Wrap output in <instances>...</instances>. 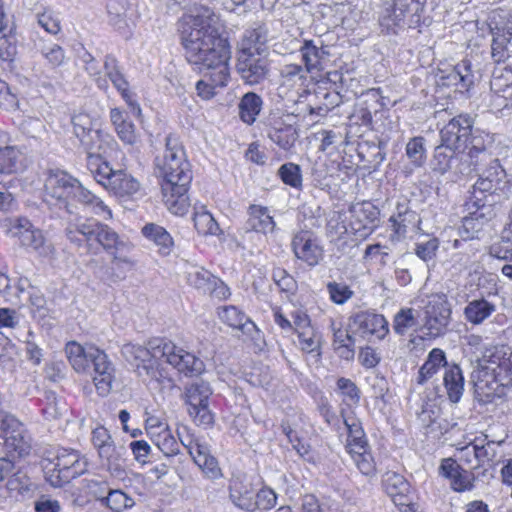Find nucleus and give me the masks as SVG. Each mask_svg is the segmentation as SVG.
<instances>
[{
  "label": "nucleus",
  "instance_id": "nucleus-1",
  "mask_svg": "<svg viewBox=\"0 0 512 512\" xmlns=\"http://www.w3.org/2000/svg\"><path fill=\"white\" fill-rule=\"evenodd\" d=\"M217 16L208 7H196L184 15L181 23V41L187 61L204 72L196 83V91L203 100L216 95L230 78L231 45L217 27Z\"/></svg>",
  "mask_w": 512,
  "mask_h": 512
},
{
  "label": "nucleus",
  "instance_id": "nucleus-2",
  "mask_svg": "<svg viewBox=\"0 0 512 512\" xmlns=\"http://www.w3.org/2000/svg\"><path fill=\"white\" fill-rule=\"evenodd\" d=\"M121 351L126 361L135 367L142 381L153 389L166 381L171 382L160 366L161 359L185 375L201 374L205 369L203 361L194 354L161 338L149 340L145 347L128 343Z\"/></svg>",
  "mask_w": 512,
  "mask_h": 512
},
{
  "label": "nucleus",
  "instance_id": "nucleus-3",
  "mask_svg": "<svg viewBox=\"0 0 512 512\" xmlns=\"http://www.w3.org/2000/svg\"><path fill=\"white\" fill-rule=\"evenodd\" d=\"M155 165L163 178L162 194L166 207L175 215H184L190 205L187 192L192 172L177 138L166 137L165 150L156 158Z\"/></svg>",
  "mask_w": 512,
  "mask_h": 512
},
{
  "label": "nucleus",
  "instance_id": "nucleus-4",
  "mask_svg": "<svg viewBox=\"0 0 512 512\" xmlns=\"http://www.w3.org/2000/svg\"><path fill=\"white\" fill-rule=\"evenodd\" d=\"M43 199L48 205L68 208L70 199H75L93 214L108 220L112 211L104 201L86 189L78 179L63 170H51L44 181Z\"/></svg>",
  "mask_w": 512,
  "mask_h": 512
},
{
  "label": "nucleus",
  "instance_id": "nucleus-5",
  "mask_svg": "<svg viewBox=\"0 0 512 512\" xmlns=\"http://www.w3.org/2000/svg\"><path fill=\"white\" fill-rule=\"evenodd\" d=\"M68 360L77 373H88L93 365V383L99 395L107 396L115 380V367L107 354L94 347L69 342L65 348Z\"/></svg>",
  "mask_w": 512,
  "mask_h": 512
},
{
  "label": "nucleus",
  "instance_id": "nucleus-6",
  "mask_svg": "<svg viewBox=\"0 0 512 512\" xmlns=\"http://www.w3.org/2000/svg\"><path fill=\"white\" fill-rule=\"evenodd\" d=\"M473 146L469 148L468 153L463 151H453L447 147L443 141L441 144L435 148L434 156L432 160V169L435 172L443 175L448 171H453L454 173L469 175L476 170L478 165V159L481 157V160H485L486 155V147L482 144L480 138H473Z\"/></svg>",
  "mask_w": 512,
  "mask_h": 512
},
{
  "label": "nucleus",
  "instance_id": "nucleus-7",
  "mask_svg": "<svg viewBox=\"0 0 512 512\" xmlns=\"http://www.w3.org/2000/svg\"><path fill=\"white\" fill-rule=\"evenodd\" d=\"M512 349L507 345H495L485 348L478 362V376L475 388L478 393L490 398L497 394L502 372L507 367V362Z\"/></svg>",
  "mask_w": 512,
  "mask_h": 512
},
{
  "label": "nucleus",
  "instance_id": "nucleus-8",
  "mask_svg": "<svg viewBox=\"0 0 512 512\" xmlns=\"http://www.w3.org/2000/svg\"><path fill=\"white\" fill-rule=\"evenodd\" d=\"M88 169L95 180L110 194L122 199H134L142 195L140 182L124 170H114L107 161L91 158Z\"/></svg>",
  "mask_w": 512,
  "mask_h": 512
},
{
  "label": "nucleus",
  "instance_id": "nucleus-9",
  "mask_svg": "<svg viewBox=\"0 0 512 512\" xmlns=\"http://www.w3.org/2000/svg\"><path fill=\"white\" fill-rule=\"evenodd\" d=\"M211 394L209 383L203 380L195 381L185 389L187 412L196 425L207 427L214 421V415L209 409Z\"/></svg>",
  "mask_w": 512,
  "mask_h": 512
},
{
  "label": "nucleus",
  "instance_id": "nucleus-10",
  "mask_svg": "<svg viewBox=\"0 0 512 512\" xmlns=\"http://www.w3.org/2000/svg\"><path fill=\"white\" fill-rule=\"evenodd\" d=\"M441 141L453 151H463L468 143L473 146V138H480L482 144L484 141L481 136L473 133V118L468 114H460L452 118L441 130Z\"/></svg>",
  "mask_w": 512,
  "mask_h": 512
},
{
  "label": "nucleus",
  "instance_id": "nucleus-11",
  "mask_svg": "<svg viewBox=\"0 0 512 512\" xmlns=\"http://www.w3.org/2000/svg\"><path fill=\"white\" fill-rule=\"evenodd\" d=\"M451 306L444 294H432L427 297L424 306V326L430 336L443 334L449 324Z\"/></svg>",
  "mask_w": 512,
  "mask_h": 512
},
{
  "label": "nucleus",
  "instance_id": "nucleus-12",
  "mask_svg": "<svg viewBox=\"0 0 512 512\" xmlns=\"http://www.w3.org/2000/svg\"><path fill=\"white\" fill-rule=\"evenodd\" d=\"M466 206L468 215L463 218L459 233L464 240L479 239L494 218V209L491 204L478 201H468Z\"/></svg>",
  "mask_w": 512,
  "mask_h": 512
},
{
  "label": "nucleus",
  "instance_id": "nucleus-13",
  "mask_svg": "<svg viewBox=\"0 0 512 512\" xmlns=\"http://www.w3.org/2000/svg\"><path fill=\"white\" fill-rule=\"evenodd\" d=\"M291 248L295 257L310 267L318 265L324 250L317 236L309 230H301L293 235Z\"/></svg>",
  "mask_w": 512,
  "mask_h": 512
},
{
  "label": "nucleus",
  "instance_id": "nucleus-14",
  "mask_svg": "<svg viewBox=\"0 0 512 512\" xmlns=\"http://www.w3.org/2000/svg\"><path fill=\"white\" fill-rule=\"evenodd\" d=\"M353 333L367 340H383L389 333L387 319L373 312H359L352 319Z\"/></svg>",
  "mask_w": 512,
  "mask_h": 512
},
{
  "label": "nucleus",
  "instance_id": "nucleus-15",
  "mask_svg": "<svg viewBox=\"0 0 512 512\" xmlns=\"http://www.w3.org/2000/svg\"><path fill=\"white\" fill-rule=\"evenodd\" d=\"M237 72L245 83L254 85L262 82L268 73L267 62L264 59L256 57L251 52V47L244 46L240 52L237 61Z\"/></svg>",
  "mask_w": 512,
  "mask_h": 512
},
{
  "label": "nucleus",
  "instance_id": "nucleus-16",
  "mask_svg": "<svg viewBox=\"0 0 512 512\" xmlns=\"http://www.w3.org/2000/svg\"><path fill=\"white\" fill-rule=\"evenodd\" d=\"M229 497L232 503L246 511L255 510V489L252 478L245 474L233 476L229 484Z\"/></svg>",
  "mask_w": 512,
  "mask_h": 512
},
{
  "label": "nucleus",
  "instance_id": "nucleus-17",
  "mask_svg": "<svg viewBox=\"0 0 512 512\" xmlns=\"http://www.w3.org/2000/svg\"><path fill=\"white\" fill-rule=\"evenodd\" d=\"M351 228L363 237L371 233L378 221L379 210L371 202L356 203L350 208Z\"/></svg>",
  "mask_w": 512,
  "mask_h": 512
},
{
  "label": "nucleus",
  "instance_id": "nucleus-18",
  "mask_svg": "<svg viewBox=\"0 0 512 512\" xmlns=\"http://www.w3.org/2000/svg\"><path fill=\"white\" fill-rule=\"evenodd\" d=\"M98 222L93 219L78 218L69 222L66 227V235L71 243L79 247H85L87 252L93 251V241Z\"/></svg>",
  "mask_w": 512,
  "mask_h": 512
},
{
  "label": "nucleus",
  "instance_id": "nucleus-19",
  "mask_svg": "<svg viewBox=\"0 0 512 512\" xmlns=\"http://www.w3.org/2000/svg\"><path fill=\"white\" fill-rule=\"evenodd\" d=\"M81 145L87 152V165L93 157L98 158L99 161H105L103 157L110 156L118 146L110 134L99 128Z\"/></svg>",
  "mask_w": 512,
  "mask_h": 512
},
{
  "label": "nucleus",
  "instance_id": "nucleus-20",
  "mask_svg": "<svg viewBox=\"0 0 512 512\" xmlns=\"http://www.w3.org/2000/svg\"><path fill=\"white\" fill-rule=\"evenodd\" d=\"M293 118V116L287 115L286 119L279 118L274 120L268 131L271 141L283 150H289L293 147L298 137L297 130L291 122Z\"/></svg>",
  "mask_w": 512,
  "mask_h": 512
},
{
  "label": "nucleus",
  "instance_id": "nucleus-21",
  "mask_svg": "<svg viewBox=\"0 0 512 512\" xmlns=\"http://www.w3.org/2000/svg\"><path fill=\"white\" fill-rule=\"evenodd\" d=\"M219 319L231 327L241 331L243 334L252 336L253 333L258 332V329L253 321H251L244 312L236 306H222L217 310Z\"/></svg>",
  "mask_w": 512,
  "mask_h": 512
},
{
  "label": "nucleus",
  "instance_id": "nucleus-22",
  "mask_svg": "<svg viewBox=\"0 0 512 512\" xmlns=\"http://www.w3.org/2000/svg\"><path fill=\"white\" fill-rule=\"evenodd\" d=\"M292 320L283 313L280 307L273 308L274 322L285 332H299L312 327L311 319L307 311L303 308H297L290 313Z\"/></svg>",
  "mask_w": 512,
  "mask_h": 512
},
{
  "label": "nucleus",
  "instance_id": "nucleus-23",
  "mask_svg": "<svg viewBox=\"0 0 512 512\" xmlns=\"http://www.w3.org/2000/svg\"><path fill=\"white\" fill-rule=\"evenodd\" d=\"M382 484L385 492L396 505H406L409 501L410 484L400 474L387 472L384 474Z\"/></svg>",
  "mask_w": 512,
  "mask_h": 512
},
{
  "label": "nucleus",
  "instance_id": "nucleus-24",
  "mask_svg": "<svg viewBox=\"0 0 512 512\" xmlns=\"http://www.w3.org/2000/svg\"><path fill=\"white\" fill-rule=\"evenodd\" d=\"M11 232L19 238L23 246L34 250L40 249L45 241L42 231L34 228L27 218H17Z\"/></svg>",
  "mask_w": 512,
  "mask_h": 512
},
{
  "label": "nucleus",
  "instance_id": "nucleus-25",
  "mask_svg": "<svg viewBox=\"0 0 512 512\" xmlns=\"http://www.w3.org/2000/svg\"><path fill=\"white\" fill-rule=\"evenodd\" d=\"M247 228L258 233L268 234L275 230L276 223L267 207L254 204L248 208Z\"/></svg>",
  "mask_w": 512,
  "mask_h": 512
},
{
  "label": "nucleus",
  "instance_id": "nucleus-26",
  "mask_svg": "<svg viewBox=\"0 0 512 512\" xmlns=\"http://www.w3.org/2000/svg\"><path fill=\"white\" fill-rule=\"evenodd\" d=\"M496 305L485 298L469 301L464 307L465 320L472 325L483 324L494 312Z\"/></svg>",
  "mask_w": 512,
  "mask_h": 512
},
{
  "label": "nucleus",
  "instance_id": "nucleus-27",
  "mask_svg": "<svg viewBox=\"0 0 512 512\" xmlns=\"http://www.w3.org/2000/svg\"><path fill=\"white\" fill-rule=\"evenodd\" d=\"M95 245H100L109 253L113 250H124L128 246L112 228L99 222L95 230L92 253H96L97 247Z\"/></svg>",
  "mask_w": 512,
  "mask_h": 512
},
{
  "label": "nucleus",
  "instance_id": "nucleus-28",
  "mask_svg": "<svg viewBox=\"0 0 512 512\" xmlns=\"http://www.w3.org/2000/svg\"><path fill=\"white\" fill-rule=\"evenodd\" d=\"M306 72L320 71L323 69L322 61L328 54L324 47L316 45L313 40H304L299 49Z\"/></svg>",
  "mask_w": 512,
  "mask_h": 512
},
{
  "label": "nucleus",
  "instance_id": "nucleus-29",
  "mask_svg": "<svg viewBox=\"0 0 512 512\" xmlns=\"http://www.w3.org/2000/svg\"><path fill=\"white\" fill-rule=\"evenodd\" d=\"M443 381L449 400L459 402L464 392V377L460 367L453 365L446 368Z\"/></svg>",
  "mask_w": 512,
  "mask_h": 512
},
{
  "label": "nucleus",
  "instance_id": "nucleus-30",
  "mask_svg": "<svg viewBox=\"0 0 512 512\" xmlns=\"http://www.w3.org/2000/svg\"><path fill=\"white\" fill-rule=\"evenodd\" d=\"M143 235L159 248V253L169 255L172 251L173 238L165 228L154 223L146 224L142 229Z\"/></svg>",
  "mask_w": 512,
  "mask_h": 512
},
{
  "label": "nucleus",
  "instance_id": "nucleus-31",
  "mask_svg": "<svg viewBox=\"0 0 512 512\" xmlns=\"http://www.w3.org/2000/svg\"><path fill=\"white\" fill-rule=\"evenodd\" d=\"M447 365L446 356L443 350L439 348L432 349L427 357V360L420 367L417 377L418 384H424L432 378L441 367Z\"/></svg>",
  "mask_w": 512,
  "mask_h": 512
},
{
  "label": "nucleus",
  "instance_id": "nucleus-32",
  "mask_svg": "<svg viewBox=\"0 0 512 512\" xmlns=\"http://www.w3.org/2000/svg\"><path fill=\"white\" fill-rule=\"evenodd\" d=\"M187 452L208 478L217 479L222 475L218 461L210 454V450H187Z\"/></svg>",
  "mask_w": 512,
  "mask_h": 512
},
{
  "label": "nucleus",
  "instance_id": "nucleus-33",
  "mask_svg": "<svg viewBox=\"0 0 512 512\" xmlns=\"http://www.w3.org/2000/svg\"><path fill=\"white\" fill-rule=\"evenodd\" d=\"M194 226L197 231L202 235H218L220 227L212 214L202 204L194 206L193 214Z\"/></svg>",
  "mask_w": 512,
  "mask_h": 512
},
{
  "label": "nucleus",
  "instance_id": "nucleus-34",
  "mask_svg": "<svg viewBox=\"0 0 512 512\" xmlns=\"http://www.w3.org/2000/svg\"><path fill=\"white\" fill-rule=\"evenodd\" d=\"M491 34L512 38V9H498L493 11L488 19Z\"/></svg>",
  "mask_w": 512,
  "mask_h": 512
},
{
  "label": "nucleus",
  "instance_id": "nucleus-35",
  "mask_svg": "<svg viewBox=\"0 0 512 512\" xmlns=\"http://www.w3.org/2000/svg\"><path fill=\"white\" fill-rule=\"evenodd\" d=\"M446 79L448 84L455 85L459 90H468L474 82L471 63L468 60L461 61L451 70Z\"/></svg>",
  "mask_w": 512,
  "mask_h": 512
},
{
  "label": "nucleus",
  "instance_id": "nucleus-36",
  "mask_svg": "<svg viewBox=\"0 0 512 512\" xmlns=\"http://www.w3.org/2000/svg\"><path fill=\"white\" fill-rule=\"evenodd\" d=\"M262 108V99L253 92L246 93L239 103V115L246 124H253Z\"/></svg>",
  "mask_w": 512,
  "mask_h": 512
},
{
  "label": "nucleus",
  "instance_id": "nucleus-37",
  "mask_svg": "<svg viewBox=\"0 0 512 512\" xmlns=\"http://www.w3.org/2000/svg\"><path fill=\"white\" fill-rule=\"evenodd\" d=\"M128 0H108L106 4L110 23L118 30L128 27Z\"/></svg>",
  "mask_w": 512,
  "mask_h": 512
},
{
  "label": "nucleus",
  "instance_id": "nucleus-38",
  "mask_svg": "<svg viewBox=\"0 0 512 512\" xmlns=\"http://www.w3.org/2000/svg\"><path fill=\"white\" fill-rule=\"evenodd\" d=\"M73 133L83 144L98 129L97 120L87 113H78L71 118Z\"/></svg>",
  "mask_w": 512,
  "mask_h": 512
},
{
  "label": "nucleus",
  "instance_id": "nucleus-39",
  "mask_svg": "<svg viewBox=\"0 0 512 512\" xmlns=\"http://www.w3.org/2000/svg\"><path fill=\"white\" fill-rule=\"evenodd\" d=\"M108 78L114 87L121 93L122 98L129 106L131 113L137 117L141 115L140 105L134 100L132 93L129 90V84L120 70L110 72Z\"/></svg>",
  "mask_w": 512,
  "mask_h": 512
},
{
  "label": "nucleus",
  "instance_id": "nucleus-40",
  "mask_svg": "<svg viewBox=\"0 0 512 512\" xmlns=\"http://www.w3.org/2000/svg\"><path fill=\"white\" fill-rule=\"evenodd\" d=\"M336 386L343 405L352 408L359 404L361 392L351 379L340 377Z\"/></svg>",
  "mask_w": 512,
  "mask_h": 512
},
{
  "label": "nucleus",
  "instance_id": "nucleus-41",
  "mask_svg": "<svg viewBox=\"0 0 512 512\" xmlns=\"http://www.w3.org/2000/svg\"><path fill=\"white\" fill-rule=\"evenodd\" d=\"M187 282L197 290L207 294V292L215 286V283H217V277L212 275L208 270L197 268L187 273Z\"/></svg>",
  "mask_w": 512,
  "mask_h": 512
},
{
  "label": "nucleus",
  "instance_id": "nucleus-42",
  "mask_svg": "<svg viewBox=\"0 0 512 512\" xmlns=\"http://www.w3.org/2000/svg\"><path fill=\"white\" fill-rule=\"evenodd\" d=\"M357 468L364 475H373L376 471L377 460L372 450H346Z\"/></svg>",
  "mask_w": 512,
  "mask_h": 512
},
{
  "label": "nucleus",
  "instance_id": "nucleus-43",
  "mask_svg": "<svg viewBox=\"0 0 512 512\" xmlns=\"http://www.w3.org/2000/svg\"><path fill=\"white\" fill-rule=\"evenodd\" d=\"M417 326V315L412 308H401L394 316L393 329L398 335H404Z\"/></svg>",
  "mask_w": 512,
  "mask_h": 512
},
{
  "label": "nucleus",
  "instance_id": "nucleus-44",
  "mask_svg": "<svg viewBox=\"0 0 512 512\" xmlns=\"http://www.w3.org/2000/svg\"><path fill=\"white\" fill-rule=\"evenodd\" d=\"M298 337V343L300 349L305 353L320 354L321 347V335L315 330V328L309 327L296 333Z\"/></svg>",
  "mask_w": 512,
  "mask_h": 512
},
{
  "label": "nucleus",
  "instance_id": "nucleus-45",
  "mask_svg": "<svg viewBox=\"0 0 512 512\" xmlns=\"http://www.w3.org/2000/svg\"><path fill=\"white\" fill-rule=\"evenodd\" d=\"M406 155L414 167H421L426 161L425 139L421 136L411 138L406 144Z\"/></svg>",
  "mask_w": 512,
  "mask_h": 512
},
{
  "label": "nucleus",
  "instance_id": "nucleus-46",
  "mask_svg": "<svg viewBox=\"0 0 512 512\" xmlns=\"http://www.w3.org/2000/svg\"><path fill=\"white\" fill-rule=\"evenodd\" d=\"M104 505L113 512H122L123 510L132 507L134 505V501L123 491L111 489L105 497Z\"/></svg>",
  "mask_w": 512,
  "mask_h": 512
},
{
  "label": "nucleus",
  "instance_id": "nucleus-47",
  "mask_svg": "<svg viewBox=\"0 0 512 512\" xmlns=\"http://www.w3.org/2000/svg\"><path fill=\"white\" fill-rule=\"evenodd\" d=\"M30 445L29 438L25 435L22 425L0 436V446L4 448H26Z\"/></svg>",
  "mask_w": 512,
  "mask_h": 512
},
{
  "label": "nucleus",
  "instance_id": "nucleus-48",
  "mask_svg": "<svg viewBox=\"0 0 512 512\" xmlns=\"http://www.w3.org/2000/svg\"><path fill=\"white\" fill-rule=\"evenodd\" d=\"M347 428V445L346 448H364L366 445V438L363 428L356 420L351 422L348 419L344 420Z\"/></svg>",
  "mask_w": 512,
  "mask_h": 512
},
{
  "label": "nucleus",
  "instance_id": "nucleus-49",
  "mask_svg": "<svg viewBox=\"0 0 512 512\" xmlns=\"http://www.w3.org/2000/svg\"><path fill=\"white\" fill-rule=\"evenodd\" d=\"M487 157L485 160H481V157L478 159V165L476 167L475 171H478V167L483 163H489V167L483 171L481 174L482 177H486L488 180H493V184L498 187L500 182L502 181L503 177L505 176L504 170L502 169L498 159H492V157L486 152Z\"/></svg>",
  "mask_w": 512,
  "mask_h": 512
},
{
  "label": "nucleus",
  "instance_id": "nucleus-50",
  "mask_svg": "<svg viewBox=\"0 0 512 512\" xmlns=\"http://www.w3.org/2000/svg\"><path fill=\"white\" fill-rule=\"evenodd\" d=\"M278 174L286 185L293 188L302 186V174L299 165L292 162L285 163L279 168Z\"/></svg>",
  "mask_w": 512,
  "mask_h": 512
},
{
  "label": "nucleus",
  "instance_id": "nucleus-51",
  "mask_svg": "<svg viewBox=\"0 0 512 512\" xmlns=\"http://www.w3.org/2000/svg\"><path fill=\"white\" fill-rule=\"evenodd\" d=\"M412 217H415L413 212L398 213L390 217L389 222L392 229L390 238L392 241H399L405 237L407 233V223L410 222V218Z\"/></svg>",
  "mask_w": 512,
  "mask_h": 512
},
{
  "label": "nucleus",
  "instance_id": "nucleus-52",
  "mask_svg": "<svg viewBox=\"0 0 512 512\" xmlns=\"http://www.w3.org/2000/svg\"><path fill=\"white\" fill-rule=\"evenodd\" d=\"M19 155L14 146H0V174L15 171Z\"/></svg>",
  "mask_w": 512,
  "mask_h": 512
},
{
  "label": "nucleus",
  "instance_id": "nucleus-53",
  "mask_svg": "<svg viewBox=\"0 0 512 512\" xmlns=\"http://www.w3.org/2000/svg\"><path fill=\"white\" fill-rule=\"evenodd\" d=\"M327 292L330 300L338 305L346 303L354 294L347 284L335 281L327 284Z\"/></svg>",
  "mask_w": 512,
  "mask_h": 512
},
{
  "label": "nucleus",
  "instance_id": "nucleus-54",
  "mask_svg": "<svg viewBox=\"0 0 512 512\" xmlns=\"http://www.w3.org/2000/svg\"><path fill=\"white\" fill-rule=\"evenodd\" d=\"M20 127L24 134L35 139L41 138L46 133L43 121L37 117L26 116Z\"/></svg>",
  "mask_w": 512,
  "mask_h": 512
},
{
  "label": "nucleus",
  "instance_id": "nucleus-55",
  "mask_svg": "<svg viewBox=\"0 0 512 512\" xmlns=\"http://www.w3.org/2000/svg\"><path fill=\"white\" fill-rule=\"evenodd\" d=\"M347 234V227L341 218V215L334 212L327 223V235L330 241L336 242L342 240Z\"/></svg>",
  "mask_w": 512,
  "mask_h": 512
},
{
  "label": "nucleus",
  "instance_id": "nucleus-56",
  "mask_svg": "<svg viewBox=\"0 0 512 512\" xmlns=\"http://www.w3.org/2000/svg\"><path fill=\"white\" fill-rule=\"evenodd\" d=\"M489 255L492 258L507 261L512 264V242L501 239L492 243L489 247Z\"/></svg>",
  "mask_w": 512,
  "mask_h": 512
},
{
  "label": "nucleus",
  "instance_id": "nucleus-57",
  "mask_svg": "<svg viewBox=\"0 0 512 512\" xmlns=\"http://www.w3.org/2000/svg\"><path fill=\"white\" fill-rule=\"evenodd\" d=\"M492 35L491 44V55L495 62H502L507 57V44L510 43L511 39L507 36H501L496 34Z\"/></svg>",
  "mask_w": 512,
  "mask_h": 512
},
{
  "label": "nucleus",
  "instance_id": "nucleus-58",
  "mask_svg": "<svg viewBox=\"0 0 512 512\" xmlns=\"http://www.w3.org/2000/svg\"><path fill=\"white\" fill-rule=\"evenodd\" d=\"M439 248V241L431 238L425 242H419L415 246V254L423 261L428 262L434 259Z\"/></svg>",
  "mask_w": 512,
  "mask_h": 512
},
{
  "label": "nucleus",
  "instance_id": "nucleus-59",
  "mask_svg": "<svg viewBox=\"0 0 512 512\" xmlns=\"http://www.w3.org/2000/svg\"><path fill=\"white\" fill-rule=\"evenodd\" d=\"M493 180H488L486 177L480 175L479 179L473 185L472 196L469 201H478L479 203H485V193H492L497 187L492 183Z\"/></svg>",
  "mask_w": 512,
  "mask_h": 512
},
{
  "label": "nucleus",
  "instance_id": "nucleus-60",
  "mask_svg": "<svg viewBox=\"0 0 512 512\" xmlns=\"http://www.w3.org/2000/svg\"><path fill=\"white\" fill-rule=\"evenodd\" d=\"M266 39V31L262 27L247 30L242 40L241 51H243L244 46L251 47V52L258 50L256 45L265 43Z\"/></svg>",
  "mask_w": 512,
  "mask_h": 512
},
{
  "label": "nucleus",
  "instance_id": "nucleus-61",
  "mask_svg": "<svg viewBox=\"0 0 512 512\" xmlns=\"http://www.w3.org/2000/svg\"><path fill=\"white\" fill-rule=\"evenodd\" d=\"M276 501H277V495L274 492V490H272L268 487H264L261 490H259L257 492V494H255V497H254V503L256 504L255 510L256 509H263V510L271 509L275 506Z\"/></svg>",
  "mask_w": 512,
  "mask_h": 512
},
{
  "label": "nucleus",
  "instance_id": "nucleus-62",
  "mask_svg": "<svg viewBox=\"0 0 512 512\" xmlns=\"http://www.w3.org/2000/svg\"><path fill=\"white\" fill-rule=\"evenodd\" d=\"M272 278L283 292H292L296 287L294 278L283 268H275L272 273Z\"/></svg>",
  "mask_w": 512,
  "mask_h": 512
},
{
  "label": "nucleus",
  "instance_id": "nucleus-63",
  "mask_svg": "<svg viewBox=\"0 0 512 512\" xmlns=\"http://www.w3.org/2000/svg\"><path fill=\"white\" fill-rule=\"evenodd\" d=\"M334 345L336 349H344L341 356L348 358L353 355V350L349 349L352 344V337L347 330L333 327Z\"/></svg>",
  "mask_w": 512,
  "mask_h": 512
},
{
  "label": "nucleus",
  "instance_id": "nucleus-64",
  "mask_svg": "<svg viewBox=\"0 0 512 512\" xmlns=\"http://www.w3.org/2000/svg\"><path fill=\"white\" fill-rule=\"evenodd\" d=\"M306 69L298 64H286L280 69V75L286 82L302 81L306 78Z\"/></svg>",
  "mask_w": 512,
  "mask_h": 512
}]
</instances>
